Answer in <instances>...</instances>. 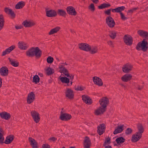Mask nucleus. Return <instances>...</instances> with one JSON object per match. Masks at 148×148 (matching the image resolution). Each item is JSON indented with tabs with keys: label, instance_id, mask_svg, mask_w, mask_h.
<instances>
[{
	"label": "nucleus",
	"instance_id": "35",
	"mask_svg": "<svg viewBox=\"0 0 148 148\" xmlns=\"http://www.w3.org/2000/svg\"><path fill=\"white\" fill-rule=\"evenodd\" d=\"M8 59L11 65L14 67H17L19 65V63L17 61H13L10 58H9Z\"/></svg>",
	"mask_w": 148,
	"mask_h": 148
},
{
	"label": "nucleus",
	"instance_id": "27",
	"mask_svg": "<svg viewBox=\"0 0 148 148\" xmlns=\"http://www.w3.org/2000/svg\"><path fill=\"white\" fill-rule=\"evenodd\" d=\"M23 23L25 27H30L33 26L35 25V23L33 21H28L27 20L23 21Z\"/></svg>",
	"mask_w": 148,
	"mask_h": 148
},
{
	"label": "nucleus",
	"instance_id": "17",
	"mask_svg": "<svg viewBox=\"0 0 148 148\" xmlns=\"http://www.w3.org/2000/svg\"><path fill=\"white\" fill-rule=\"evenodd\" d=\"M93 80L95 84L99 86H102L103 84V82L102 80L99 77L96 76L93 77Z\"/></svg>",
	"mask_w": 148,
	"mask_h": 148
},
{
	"label": "nucleus",
	"instance_id": "29",
	"mask_svg": "<svg viewBox=\"0 0 148 148\" xmlns=\"http://www.w3.org/2000/svg\"><path fill=\"white\" fill-rule=\"evenodd\" d=\"M57 13L59 16L64 17H65L67 14L65 10L61 9H59L58 10Z\"/></svg>",
	"mask_w": 148,
	"mask_h": 148
},
{
	"label": "nucleus",
	"instance_id": "22",
	"mask_svg": "<svg viewBox=\"0 0 148 148\" xmlns=\"http://www.w3.org/2000/svg\"><path fill=\"white\" fill-rule=\"evenodd\" d=\"M29 140L30 143V144L32 146V148H38V143L32 137H29Z\"/></svg>",
	"mask_w": 148,
	"mask_h": 148
},
{
	"label": "nucleus",
	"instance_id": "1",
	"mask_svg": "<svg viewBox=\"0 0 148 148\" xmlns=\"http://www.w3.org/2000/svg\"><path fill=\"white\" fill-rule=\"evenodd\" d=\"M101 106L99 107L95 111V114L99 115L105 112L106 107L109 103V100L107 97H102L99 101Z\"/></svg>",
	"mask_w": 148,
	"mask_h": 148
},
{
	"label": "nucleus",
	"instance_id": "20",
	"mask_svg": "<svg viewBox=\"0 0 148 148\" xmlns=\"http://www.w3.org/2000/svg\"><path fill=\"white\" fill-rule=\"evenodd\" d=\"M91 145V142L89 138L86 136L84 140V148H89Z\"/></svg>",
	"mask_w": 148,
	"mask_h": 148
},
{
	"label": "nucleus",
	"instance_id": "59",
	"mask_svg": "<svg viewBox=\"0 0 148 148\" xmlns=\"http://www.w3.org/2000/svg\"><path fill=\"white\" fill-rule=\"evenodd\" d=\"M144 37H145L146 39H148V32H146Z\"/></svg>",
	"mask_w": 148,
	"mask_h": 148
},
{
	"label": "nucleus",
	"instance_id": "44",
	"mask_svg": "<svg viewBox=\"0 0 148 148\" xmlns=\"http://www.w3.org/2000/svg\"><path fill=\"white\" fill-rule=\"evenodd\" d=\"M146 32L144 30H139L138 31L137 33L140 36L144 37Z\"/></svg>",
	"mask_w": 148,
	"mask_h": 148
},
{
	"label": "nucleus",
	"instance_id": "14",
	"mask_svg": "<svg viewBox=\"0 0 148 148\" xmlns=\"http://www.w3.org/2000/svg\"><path fill=\"white\" fill-rule=\"evenodd\" d=\"M66 10L67 13L71 15L75 16L77 14L75 9L72 6L67 7L66 8Z\"/></svg>",
	"mask_w": 148,
	"mask_h": 148
},
{
	"label": "nucleus",
	"instance_id": "16",
	"mask_svg": "<svg viewBox=\"0 0 148 148\" xmlns=\"http://www.w3.org/2000/svg\"><path fill=\"white\" fill-rule=\"evenodd\" d=\"M66 96L69 99H72L74 98V93L73 91L71 89H67L65 92Z\"/></svg>",
	"mask_w": 148,
	"mask_h": 148
},
{
	"label": "nucleus",
	"instance_id": "41",
	"mask_svg": "<svg viewBox=\"0 0 148 148\" xmlns=\"http://www.w3.org/2000/svg\"><path fill=\"white\" fill-rule=\"evenodd\" d=\"M47 74L48 75H49L53 74L54 73V70L51 68L48 67L46 70Z\"/></svg>",
	"mask_w": 148,
	"mask_h": 148
},
{
	"label": "nucleus",
	"instance_id": "32",
	"mask_svg": "<svg viewBox=\"0 0 148 148\" xmlns=\"http://www.w3.org/2000/svg\"><path fill=\"white\" fill-rule=\"evenodd\" d=\"M4 19L2 14L0 15V30L3 28L4 25Z\"/></svg>",
	"mask_w": 148,
	"mask_h": 148
},
{
	"label": "nucleus",
	"instance_id": "24",
	"mask_svg": "<svg viewBox=\"0 0 148 148\" xmlns=\"http://www.w3.org/2000/svg\"><path fill=\"white\" fill-rule=\"evenodd\" d=\"M132 76L130 74H127L124 75L121 78L122 80L124 82H127L130 80L132 78Z\"/></svg>",
	"mask_w": 148,
	"mask_h": 148
},
{
	"label": "nucleus",
	"instance_id": "58",
	"mask_svg": "<svg viewBox=\"0 0 148 148\" xmlns=\"http://www.w3.org/2000/svg\"><path fill=\"white\" fill-rule=\"evenodd\" d=\"M112 10V12H118V8H116L114 9H112V10Z\"/></svg>",
	"mask_w": 148,
	"mask_h": 148
},
{
	"label": "nucleus",
	"instance_id": "63",
	"mask_svg": "<svg viewBox=\"0 0 148 148\" xmlns=\"http://www.w3.org/2000/svg\"><path fill=\"white\" fill-rule=\"evenodd\" d=\"M2 79L0 77V88L1 87L2 85Z\"/></svg>",
	"mask_w": 148,
	"mask_h": 148
},
{
	"label": "nucleus",
	"instance_id": "15",
	"mask_svg": "<svg viewBox=\"0 0 148 148\" xmlns=\"http://www.w3.org/2000/svg\"><path fill=\"white\" fill-rule=\"evenodd\" d=\"M82 98L83 101L87 104L90 105L92 103V99L88 96L83 95Z\"/></svg>",
	"mask_w": 148,
	"mask_h": 148
},
{
	"label": "nucleus",
	"instance_id": "5",
	"mask_svg": "<svg viewBox=\"0 0 148 148\" xmlns=\"http://www.w3.org/2000/svg\"><path fill=\"white\" fill-rule=\"evenodd\" d=\"M63 108L62 109V111L60 112V119L63 121H68L72 118L71 115L65 113H63L62 110Z\"/></svg>",
	"mask_w": 148,
	"mask_h": 148
},
{
	"label": "nucleus",
	"instance_id": "54",
	"mask_svg": "<svg viewBox=\"0 0 148 148\" xmlns=\"http://www.w3.org/2000/svg\"><path fill=\"white\" fill-rule=\"evenodd\" d=\"M138 8H133L132 9L129 10L128 11V13H133L134 11H135L136 10L138 9Z\"/></svg>",
	"mask_w": 148,
	"mask_h": 148
},
{
	"label": "nucleus",
	"instance_id": "39",
	"mask_svg": "<svg viewBox=\"0 0 148 148\" xmlns=\"http://www.w3.org/2000/svg\"><path fill=\"white\" fill-rule=\"evenodd\" d=\"M60 72L64 74L67 77H69V72L65 68H64V69H60Z\"/></svg>",
	"mask_w": 148,
	"mask_h": 148
},
{
	"label": "nucleus",
	"instance_id": "40",
	"mask_svg": "<svg viewBox=\"0 0 148 148\" xmlns=\"http://www.w3.org/2000/svg\"><path fill=\"white\" fill-rule=\"evenodd\" d=\"M40 79L38 75H36L33 77L32 82L36 84L40 81Z\"/></svg>",
	"mask_w": 148,
	"mask_h": 148
},
{
	"label": "nucleus",
	"instance_id": "51",
	"mask_svg": "<svg viewBox=\"0 0 148 148\" xmlns=\"http://www.w3.org/2000/svg\"><path fill=\"white\" fill-rule=\"evenodd\" d=\"M120 14L121 16V19L123 20H125L127 19V18L125 17L124 14L122 12H120Z\"/></svg>",
	"mask_w": 148,
	"mask_h": 148
},
{
	"label": "nucleus",
	"instance_id": "36",
	"mask_svg": "<svg viewBox=\"0 0 148 148\" xmlns=\"http://www.w3.org/2000/svg\"><path fill=\"white\" fill-rule=\"evenodd\" d=\"M111 5L109 3H103L98 6L99 9H102L105 8H108L110 7Z\"/></svg>",
	"mask_w": 148,
	"mask_h": 148
},
{
	"label": "nucleus",
	"instance_id": "2",
	"mask_svg": "<svg viewBox=\"0 0 148 148\" xmlns=\"http://www.w3.org/2000/svg\"><path fill=\"white\" fill-rule=\"evenodd\" d=\"M26 56L29 57L34 56L37 58H40L42 55V51L38 47L31 48L26 51Z\"/></svg>",
	"mask_w": 148,
	"mask_h": 148
},
{
	"label": "nucleus",
	"instance_id": "23",
	"mask_svg": "<svg viewBox=\"0 0 148 148\" xmlns=\"http://www.w3.org/2000/svg\"><path fill=\"white\" fill-rule=\"evenodd\" d=\"M124 125H118L116 128L113 132V134H116L118 133L121 132L124 130L123 127Z\"/></svg>",
	"mask_w": 148,
	"mask_h": 148
},
{
	"label": "nucleus",
	"instance_id": "7",
	"mask_svg": "<svg viewBox=\"0 0 148 148\" xmlns=\"http://www.w3.org/2000/svg\"><path fill=\"white\" fill-rule=\"evenodd\" d=\"M106 23L110 28H113L115 24L114 19L110 16L106 17Z\"/></svg>",
	"mask_w": 148,
	"mask_h": 148
},
{
	"label": "nucleus",
	"instance_id": "45",
	"mask_svg": "<svg viewBox=\"0 0 148 148\" xmlns=\"http://www.w3.org/2000/svg\"><path fill=\"white\" fill-rule=\"evenodd\" d=\"M47 62L48 63L51 64L53 61V58L51 56H49L47 58Z\"/></svg>",
	"mask_w": 148,
	"mask_h": 148
},
{
	"label": "nucleus",
	"instance_id": "30",
	"mask_svg": "<svg viewBox=\"0 0 148 148\" xmlns=\"http://www.w3.org/2000/svg\"><path fill=\"white\" fill-rule=\"evenodd\" d=\"M137 128L138 131L136 132L138 134L142 136V134L144 131V129L142 125L141 124H139L137 125Z\"/></svg>",
	"mask_w": 148,
	"mask_h": 148
},
{
	"label": "nucleus",
	"instance_id": "6",
	"mask_svg": "<svg viewBox=\"0 0 148 148\" xmlns=\"http://www.w3.org/2000/svg\"><path fill=\"white\" fill-rule=\"evenodd\" d=\"M30 113L34 121L36 123H38L40 119L39 113L35 110L32 111Z\"/></svg>",
	"mask_w": 148,
	"mask_h": 148
},
{
	"label": "nucleus",
	"instance_id": "3",
	"mask_svg": "<svg viewBox=\"0 0 148 148\" xmlns=\"http://www.w3.org/2000/svg\"><path fill=\"white\" fill-rule=\"evenodd\" d=\"M148 45L147 42L145 39H144L141 42H139L138 43L136 47V49L138 51H140V48L141 47V49L145 52L148 49Z\"/></svg>",
	"mask_w": 148,
	"mask_h": 148
},
{
	"label": "nucleus",
	"instance_id": "60",
	"mask_svg": "<svg viewBox=\"0 0 148 148\" xmlns=\"http://www.w3.org/2000/svg\"><path fill=\"white\" fill-rule=\"evenodd\" d=\"M69 77L70 78L69 79H70L71 80H73L74 79V75H72L69 74Z\"/></svg>",
	"mask_w": 148,
	"mask_h": 148
},
{
	"label": "nucleus",
	"instance_id": "21",
	"mask_svg": "<svg viewBox=\"0 0 148 148\" xmlns=\"http://www.w3.org/2000/svg\"><path fill=\"white\" fill-rule=\"evenodd\" d=\"M0 116L3 119L6 120H8L11 117L10 114L6 112H3L0 113Z\"/></svg>",
	"mask_w": 148,
	"mask_h": 148
},
{
	"label": "nucleus",
	"instance_id": "56",
	"mask_svg": "<svg viewBox=\"0 0 148 148\" xmlns=\"http://www.w3.org/2000/svg\"><path fill=\"white\" fill-rule=\"evenodd\" d=\"M107 43L109 45L110 47H113V43L112 41H109L107 42Z\"/></svg>",
	"mask_w": 148,
	"mask_h": 148
},
{
	"label": "nucleus",
	"instance_id": "10",
	"mask_svg": "<svg viewBox=\"0 0 148 148\" xmlns=\"http://www.w3.org/2000/svg\"><path fill=\"white\" fill-rule=\"evenodd\" d=\"M97 132L99 135H101L104 132L106 129V126L104 124L102 123L97 126Z\"/></svg>",
	"mask_w": 148,
	"mask_h": 148
},
{
	"label": "nucleus",
	"instance_id": "55",
	"mask_svg": "<svg viewBox=\"0 0 148 148\" xmlns=\"http://www.w3.org/2000/svg\"><path fill=\"white\" fill-rule=\"evenodd\" d=\"M57 140V138H55L54 137H51L49 139V140H51L53 141H55Z\"/></svg>",
	"mask_w": 148,
	"mask_h": 148
},
{
	"label": "nucleus",
	"instance_id": "42",
	"mask_svg": "<svg viewBox=\"0 0 148 148\" xmlns=\"http://www.w3.org/2000/svg\"><path fill=\"white\" fill-rule=\"evenodd\" d=\"M116 32L114 31H112L110 32L109 36L111 38L114 39L116 36Z\"/></svg>",
	"mask_w": 148,
	"mask_h": 148
},
{
	"label": "nucleus",
	"instance_id": "33",
	"mask_svg": "<svg viewBox=\"0 0 148 148\" xmlns=\"http://www.w3.org/2000/svg\"><path fill=\"white\" fill-rule=\"evenodd\" d=\"M60 29V27H57L55 28L51 29L50 31L49 32V35H52L56 33Z\"/></svg>",
	"mask_w": 148,
	"mask_h": 148
},
{
	"label": "nucleus",
	"instance_id": "43",
	"mask_svg": "<svg viewBox=\"0 0 148 148\" xmlns=\"http://www.w3.org/2000/svg\"><path fill=\"white\" fill-rule=\"evenodd\" d=\"M110 138L108 137V138H106L105 141L103 144V146H105L107 144H110Z\"/></svg>",
	"mask_w": 148,
	"mask_h": 148
},
{
	"label": "nucleus",
	"instance_id": "53",
	"mask_svg": "<svg viewBox=\"0 0 148 148\" xmlns=\"http://www.w3.org/2000/svg\"><path fill=\"white\" fill-rule=\"evenodd\" d=\"M50 146L49 145L47 144H45L42 145V148H50Z\"/></svg>",
	"mask_w": 148,
	"mask_h": 148
},
{
	"label": "nucleus",
	"instance_id": "8",
	"mask_svg": "<svg viewBox=\"0 0 148 148\" xmlns=\"http://www.w3.org/2000/svg\"><path fill=\"white\" fill-rule=\"evenodd\" d=\"M35 99V95L34 92L29 93L27 97V102L28 104H30L33 102Z\"/></svg>",
	"mask_w": 148,
	"mask_h": 148
},
{
	"label": "nucleus",
	"instance_id": "46",
	"mask_svg": "<svg viewBox=\"0 0 148 148\" xmlns=\"http://www.w3.org/2000/svg\"><path fill=\"white\" fill-rule=\"evenodd\" d=\"M88 9L90 10L91 11L93 12L95 11V8L94 5L93 3H91L88 6Z\"/></svg>",
	"mask_w": 148,
	"mask_h": 148
},
{
	"label": "nucleus",
	"instance_id": "25",
	"mask_svg": "<svg viewBox=\"0 0 148 148\" xmlns=\"http://www.w3.org/2000/svg\"><path fill=\"white\" fill-rule=\"evenodd\" d=\"M14 138V137L13 135H10L6 137L4 143L7 144H9L12 142Z\"/></svg>",
	"mask_w": 148,
	"mask_h": 148
},
{
	"label": "nucleus",
	"instance_id": "19",
	"mask_svg": "<svg viewBox=\"0 0 148 148\" xmlns=\"http://www.w3.org/2000/svg\"><path fill=\"white\" fill-rule=\"evenodd\" d=\"M15 48V46L14 45H12L8 48L6 49L5 50L2 52L1 56H3L6 55L9 53L11 51L14 50Z\"/></svg>",
	"mask_w": 148,
	"mask_h": 148
},
{
	"label": "nucleus",
	"instance_id": "57",
	"mask_svg": "<svg viewBox=\"0 0 148 148\" xmlns=\"http://www.w3.org/2000/svg\"><path fill=\"white\" fill-rule=\"evenodd\" d=\"M143 86H140L139 85H138L137 86V88L139 90H141L143 89Z\"/></svg>",
	"mask_w": 148,
	"mask_h": 148
},
{
	"label": "nucleus",
	"instance_id": "62",
	"mask_svg": "<svg viewBox=\"0 0 148 148\" xmlns=\"http://www.w3.org/2000/svg\"><path fill=\"white\" fill-rule=\"evenodd\" d=\"M59 68L60 69H64V68H65V67L63 65H61L59 66Z\"/></svg>",
	"mask_w": 148,
	"mask_h": 148
},
{
	"label": "nucleus",
	"instance_id": "64",
	"mask_svg": "<svg viewBox=\"0 0 148 148\" xmlns=\"http://www.w3.org/2000/svg\"><path fill=\"white\" fill-rule=\"evenodd\" d=\"M105 148H112L109 145H108L107 146H105Z\"/></svg>",
	"mask_w": 148,
	"mask_h": 148
},
{
	"label": "nucleus",
	"instance_id": "12",
	"mask_svg": "<svg viewBox=\"0 0 148 148\" xmlns=\"http://www.w3.org/2000/svg\"><path fill=\"white\" fill-rule=\"evenodd\" d=\"M8 74V69L6 66H3L0 69V74L2 76H7Z\"/></svg>",
	"mask_w": 148,
	"mask_h": 148
},
{
	"label": "nucleus",
	"instance_id": "9",
	"mask_svg": "<svg viewBox=\"0 0 148 148\" xmlns=\"http://www.w3.org/2000/svg\"><path fill=\"white\" fill-rule=\"evenodd\" d=\"M79 48L80 49L86 51H89L91 49V47L89 45L84 43L80 44Z\"/></svg>",
	"mask_w": 148,
	"mask_h": 148
},
{
	"label": "nucleus",
	"instance_id": "28",
	"mask_svg": "<svg viewBox=\"0 0 148 148\" xmlns=\"http://www.w3.org/2000/svg\"><path fill=\"white\" fill-rule=\"evenodd\" d=\"M18 47L21 49L26 50L28 47V45L23 42H19L18 43Z\"/></svg>",
	"mask_w": 148,
	"mask_h": 148
},
{
	"label": "nucleus",
	"instance_id": "52",
	"mask_svg": "<svg viewBox=\"0 0 148 148\" xmlns=\"http://www.w3.org/2000/svg\"><path fill=\"white\" fill-rule=\"evenodd\" d=\"M112 10V8H110L107 10H106L104 12V13L105 14H107L108 15H110L111 14L110 11Z\"/></svg>",
	"mask_w": 148,
	"mask_h": 148
},
{
	"label": "nucleus",
	"instance_id": "48",
	"mask_svg": "<svg viewBox=\"0 0 148 148\" xmlns=\"http://www.w3.org/2000/svg\"><path fill=\"white\" fill-rule=\"evenodd\" d=\"M4 137L2 134L0 132V144H3L4 143Z\"/></svg>",
	"mask_w": 148,
	"mask_h": 148
},
{
	"label": "nucleus",
	"instance_id": "50",
	"mask_svg": "<svg viewBox=\"0 0 148 148\" xmlns=\"http://www.w3.org/2000/svg\"><path fill=\"white\" fill-rule=\"evenodd\" d=\"M118 8V12H120H120H121V11L124 10H125V8L124 6H122L121 7H119Z\"/></svg>",
	"mask_w": 148,
	"mask_h": 148
},
{
	"label": "nucleus",
	"instance_id": "18",
	"mask_svg": "<svg viewBox=\"0 0 148 148\" xmlns=\"http://www.w3.org/2000/svg\"><path fill=\"white\" fill-rule=\"evenodd\" d=\"M4 11L6 13L10 15L12 18L13 19L15 18L16 14L11 9L5 8L4 9Z\"/></svg>",
	"mask_w": 148,
	"mask_h": 148
},
{
	"label": "nucleus",
	"instance_id": "4",
	"mask_svg": "<svg viewBox=\"0 0 148 148\" xmlns=\"http://www.w3.org/2000/svg\"><path fill=\"white\" fill-rule=\"evenodd\" d=\"M124 42L127 45L131 46L132 44L133 40L132 37L130 35L126 34L123 38Z\"/></svg>",
	"mask_w": 148,
	"mask_h": 148
},
{
	"label": "nucleus",
	"instance_id": "49",
	"mask_svg": "<svg viewBox=\"0 0 148 148\" xmlns=\"http://www.w3.org/2000/svg\"><path fill=\"white\" fill-rule=\"evenodd\" d=\"M84 88H84V87H82L81 86H77L75 88V89L77 90L82 91V90H84Z\"/></svg>",
	"mask_w": 148,
	"mask_h": 148
},
{
	"label": "nucleus",
	"instance_id": "31",
	"mask_svg": "<svg viewBox=\"0 0 148 148\" xmlns=\"http://www.w3.org/2000/svg\"><path fill=\"white\" fill-rule=\"evenodd\" d=\"M25 5V3L24 1H21L18 3L16 5L15 8L16 9H18L22 8Z\"/></svg>",
	"mask_w": 148,
	"mask_h": 148
},
{
	"label": "nucleus",
	"instance_id": "38",
	"mask_svg": "<svg viewBox=\"0 0 148 148\" xmlns=\"http://www.w3.org/2000/svg\"><path fill=\"white\" fill-rule=\"evenodd\" d=\"M98 49L97 47H91V49L89 51L90 53L92 54H95L98 52Z\"/></svg>",
	"mask_w": 148,
	"mask_h": 148
},
{
	"label": "nucleus",
	"instance_id": "47",
	"mask_svg": "<svg viewBox=\"0 0 148 148\" xmlns=\"http://www.w3.org/2000/svg\"><path fill=\"white\" fill-rule=\"evenodd\" d=\"M133 130L132 129L130 128H127L125 132V134L126 135H129L132 132Z\"/></svg>",
	"mask_w": 148,
	"mask_h": 148
},
{
	"label": "nucleus",
	"instance_id": "34",
	"mask_svg": "<svg viewBox=\"0 0 148 148\" xmlns=\"http://www.w3.org/2000/svg\"><path fill=\"white\" fill-rule=\"evenodd\" d=\"M125 140L124 138L120 137L116 138L115 141L118 145H120V144L124 142Z\"/></svg>",
	"mask_w": 148,
	"mask_h": 148
},
{
	"label": "nucleus",
	"instance_id": "13",
	"mask_svg": "<svg viewBox=\"0 0 148 148\" xmlns=\"http://www.w3.org/2000/svg\"><path fill=\"white\" fill-rule=\"evenodd\" d=\"M132 68L133 66L132 65L127 63L122 68V70L125 73H128L132 70Z\"/></svg>",
	"mask_w": 148,
	"mask_h": 148
},
{
	"label": "nucleus",
	"instance_id": "37",
	"mask_svg": "<svg viewBox=\"0 0 148 148\" xmlns=\"http://www.w3.org/2000/svg\"><path fill=\"white\" fill-rule=\"evenodd\" d=\"M60 80L63 83L68 84L70 82L69 79L66 77H61L60 78Z\"/></svg>",
	"mask_w": 148,
	"mask_h": 148
},
{
	"label": "nucleus",
	"instance_id": "61",
	"mask_svg": "<svg viewBox=\"0 0 148 148\" xmlns=\"http://www.w3.org/2000/svg\"><path fill=\"white\" fill-rule=\"evenodd\" d=\"M22 27L21 26H15V28L17 29H21L22 28Z\"/></svg>",
	"mask_w": 148,
	"mask_h": 148
},
{
	"label": "nucleus",
	"instance_id": "11",
	"mask_svg": "<svg viewBox=\"0 0 148 148\" xmlns=\"http://www.w3.org/2000/svg\"><path fill=\"white\" fill-rule=\"evenodd\" d=\"M46 16L49 17H56L57 15V12L54 10H46Z\"/></svg>",
	"mask_w": 148,
	"mask_h": 148
},
{
	"label": "nucleus",
	"instance_id": "26",
	"mask_svg": "<svg viewBox=\"0 0 148 148\" xmlns=\"http://www.w3.org/2000/svg\"><path fill=\"white\" fill-rule=\"evenodd\" d=\"M142 136L136 133V134H134L132 137L131 141L132 142L135 143L138 141L141 138Z\"/></svg>",
	"mask_w": 148,
	"mask_h": 148
}]
</instances>
